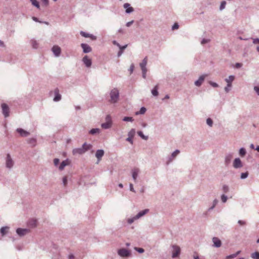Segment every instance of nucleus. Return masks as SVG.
I'll return each instance as SVG.
<instances>
[{
  "mask_svg": "<svg viewBox=\"0 0 259 259\" xmlns=\"http://www.w3.org/2000/svg\"><path fill=\"white\" fill-rule=\"evenodd\" d=\"M110 102L115 103L117 101L119 98V92L116 89H113L110 93Z\"/></svg>",
  "mask_w": 259,
  "mask_h": 259,
  "instance_id": "obj_1",
  "label": "nucleus"
},
{
  "mask_svg": "<svg viewBox=\"0 0 259 259\" xmlns=\"http://www.w3.org/2000/svg\"><path fill=\"white\" fill-rule=\"evenodd\" d=\"M149 211V209H146L145 210H143L140 212H139L135 217H134L132 219H129L127 221L128 223L129 224H132V223H133V222L135 220H137V219H138L139 218H140V217L143 216L144 215H145L146 213H147Z\"/></svg>",
  "mask_w": 259,
  "mask_h": 259,
  "instance_id": "obj_2",
  "label": "nucleus"
},
{
  "mask_svg": "<svg viewBox=\"0 0 259 259\" xmlns=\"http://www.w3.org/2000/svg\"><path fill=\"white\" fill-rule=\"evenodd\" d=\"M112 124L111 117L110 115H107L106 117V122L101 124L103 128L108 129L111 127Z\"/></svg>",
  "mask_w": 259,
  "mask_h": 259,
  "instance_id": "obj_3",
  "label": "nucleus"
},
{
  "mask_svg": "<svg viewBox=\"0 0 259 259\" xmlns=\"http://www.w3.org/2000/svg\"><path fill=\"white\" fill-rule=\"evenodd\" d=\"M172 257L173 258H175L178 257L180 254L181 249L180 247L176 245H174L172 246Z\"/></svg>",
  "mask_w": 259,
  "mask_h": 259,
  "instance_id": "obj_4",
  "label": "nucleus"
},
{
  "mask_svg": "<svg viewBox=\"0 0 259 259\" xmlns=\"http://www.w3.org/2000/svg\"><path fill=\"white\" fill-rule=\"evenodd\" d=\"M2 108L5 117H8L9 116V108L8 105L5 103H3L2 104Z\"/></svg>",
  "mask_w": 259,
  "mask_h": 259,
  "instance_id": "obj_5",
  "label": "nucleus"
},
{
  "mask_svg": "<svg viewBox=\"0 0 259 259\" xmlns=\"http://www.w3.org/2000/svg\"><path fill=\"white\" fill-rule=\"evenodd\" d=\"M17 233L20 236H24L30 232V230L28 229L18 228L16 230Z\"/></svg>",
  "mask_w": 259,
  "mask_h": 259,
  "instance_id": "obj_6",
  "label": "nucleus"
},
{
  "mask_svg": "<svg viewBox=\"0 0 259 259\" xmlns=\"http://www.w3.org/2000/svg\"><path fill=\"white\" fill-rule=\"evenodd\" d=\"M118 254L122 257H127L130 255V252L126 249L122 248L118 251Z\"/></svg>",
  "mask_w": 259,
  "mask_h": 259,
  "instance_id": "obj_7",
  "label": "nucleus"
},
{
  "mask_svg": "<svg viewBox=\"0 0 259 259\" xmlns=\"http://www.w3.org/2000/svg\"><path fill=\"white\" fill-rule=\"evenodd\" d=\"M14 164V162L9 154H8L6 158V166L8 168H11Z\"/></svg>",
  "mask_w": 259,
  "mask_h": 259,
  "instance_id": "obj_8",
  "label": "nucleus"
},
{
  "mask_svg": "<svg viewBox=\"0 0 259 259\" xmlns=\"http://www.w3.org/2000/svg\"><path fill=\"white\" fill-rule=\"evenodd\" d=\"M242 163L241 160L239 158H235L233 162V166L236 168H240L242 167Z\"/></svg>",
  "mask_w": 259,
  "mask_h": 259,
  "instance_id": "obj_9",
  "label": "nucleus"
},
{
  "mask_svg": "<svg viewBox=\"0 0 259 259\" xmlns=\"http://www.w3.org/2000/svg\"><path fill=\"white\" fill-rule=\"evenodd\" d=\"M135 134V131L134 129H132L128 134V137L126 139V141L133 144V138Z\"/></svg>",
  "mask_w": 259,
  "mask_h": 259,
  "instance_id": "obj_10",
  "label": "nucleus"
},
{
  "mask_svg": "<svg viewBox=\"0 0 259 259\" xmlns=\"http://www.w3.org/2000/svg\"><path fill=\"white\" fill-rule=\"evenodd\" d=\"M55 55L57 57L59 56L61 53V48L58 46H54L52 49Z\"/></svg>",
  "mask_w": 259,
  "mask_h": 259,
  "instance_id": "obj_11",
  "label": "nucleus"
},
{
  "mask_svg": "<svg viewBox=\"0 0 259 259\" xmlns=\"http://www.w3.org/2000/svg\"><path fill=\"white\" fill-rule=\"evenodd\" d=\"M82 61L87 67H89L92 65V61L87 56H84L82 59Z\"/></svg>",
  "mask_w": 259,
  "mask_h": 259,
  "instance_id": "obj_12",
  "label": "nucleus"
},
{
  "mask_svg": "<svg viewBox=\"0 0 259 259\" xmlns=\"http://www.w3.org/2000/svg\"><path fill=\"white\" fill-rule=\"evenodd\" d=\"M81 47L83 49V51L85 53H89L92 51V48L87 44H81Z\"/></svg>",
  "mask_w": 259,
  "mask_h": 259,
  "instance_id": "obj_13",
  "label": "nucleus"
},
{
  "mask_svg": "<svg viewBox=\"0 0 259 259\" xmlns=\"http://www.w3.org/2000/svg\"><path fill=\"white\" fill-rule=\"evenodd\" d=\"M70 163V161L69 159H66L65 160L63 161L60 165L59 166V169L60 170H62L64 169L65 166L69 165Z\"/></svg>",
  "mask_w": 259,
  "mask_h": 259,
  "instance_id": "obj_14",
  "label": "nucleus"
},
{
  "mask_svg": "<svg viewBox=\"0 0 259 259\" xmlns=\"http://www.w3.org/2000/svg\"><path fill=\"white\" fill-rule=\"evenodd\" d=\"M206 76H207V75H201V76H200L199 79L195 82V84L196 86H198V87L200 86L203 82V81Z\"/></svg>",
  "mask_w": 259,
  "mask_h": 259,
  "instance_id": "obj_15",
  "label": "nucleus"
},
{
  "mask_svg": "<svg viewBox=\"0 0 259 259\" xmlns=\"http://www.w3.org/2000/svg\"><path fill=\"white\" fill-rule=\"evenodd\" d=\"M54 92V94L55 95V97L54 98V101L57 102V101H59V100H60V99L61 98V96L59 94V91L58 89H55Z\"/></svg>",
  "mask_w": 259,
  "mask_h": 259,
  "instance_id": "obj_16",
  "label": "nucleus"
},
{
  "mask_svg": "<svg viewBox=\"0 0 259 259\" xmlns=\"http://www.w3.org/2000/svg\"><path fill=\"white\" fill-rule=\"evenodd\" d=\"M212 241L213 242V245L215 247H219L221 246V241L217 237H213L212 238Z\"/></svg>",
  "mask_w": 259,
  "mask_h": 259,
  "instance_id": "obj_17",
  "label": "nucleus"
},
{
  "mask_svg": "<svg viewBox=\"0 0 259 259\" xmlns=\"http://www.w3.org/2000/svg\"><path fill=\"white\" fill-rule=\"evenodd\" d=\"M80 33L83 37H90L92 40L96 39V37L92 34H90L83 31H80Z\"/></svg>",
  "mask_w": 259,
  "mask_h": 259,
  "instance_id": "obj_18",
  "label": "nucleus"
},
{
  "mask_svg": "<svg viewBox=\"0 0 259 259\" xmlns=\"http://www.w3.org/2000/svg\"><path fill=\"white\" fill-rule=\"evenodd\" d=\"M85 150L83 148H76L73 150L72 153L73 155H75L77 154H82L85 152Z\"/></svg>",
  "mask_w": 259,
  "mask_h": 259,
  "instance_id": "obj_19",
  "label": "nucleus"
},
{
  "mask_svg": "<svg viewBox=\"0 0 259 259\" xmlns=\"http://www.w3.org/2000/svg\"><path fill=\"white\" fill-rule=\"evenodd\" d=\"M17 131L22 137H27L29 135L28 132L24 131L22 128H18Z\"/></svg>",
  "mask_w": 259,
  "mask_h": 259,
  "instance_id": "obj_20",
  "label": "nucleus"
},
{
  "mask_svg": "<svg viewBox=\"0 0 259 259\" xmlns=\"http://www.w3.org/2000/svg\"><path fill=\"white\" fill-rule=\"evenodd\" d=\"M123 7L126 9L125 12L127 13H130L134 11V9L130 7V5L128 3L124 4Z\"/></svg>",
  "mask_w": 259,
  "mask_h": 259,
  "instance_id": "obj_21",
  "label": "nucleus"
},
{
  "mask_svg": "<svg viewBox=\"0 0 259 259\" xmlns=\"http://www.w3.org/2000/svg\"><path fill=\"white\" fill-rule=\"evenodd\" d=\"M139 172V169L138 168H135L133 169L132 176H133V178L135 182L136 181L137 178L138 177Z\"/></svg>",
  "mask_w": 259,
  "mask_h": 259,
  "instance_id": "obj_22",
  "label": "nucleus"
},
{
  "mask_svg": "<svg viewBox=\"0 0 259 259\" xmlns=\"http://www.w3.org/2000/svg\"><path fill=\"white\" fill-rule=\"evenodd\" d=\"M235 77L233 75H230L229 76L228 78L225 79L226 81L227 82L228 87H231L232 86V82L234 80Z\"/></svg>",
  "mask_w": 259,
  "mask_h": 259,
  "instance_id": "obj_23",
  "label": "nucleus"
},
{
  "mask_svg": "<svg viewBox=\"0 0 259 259\" xmlns=\"http://www.w3.org/2000/svg\"><path fill=\"white\" fill-rule=\"evenodd\" d=\"M147 61H148L147 57H146L143 60L142 62L140 63V67H141L142 70L146 69V66L147 63Z\"/></svg>",
  "mask_w": 259,
  "mask_h": 259,
  "instance_id": "obj_24",
  "label": "nucleus"
},
{
  "mask_svg": "<svg viewBox=\"0 0 259 259\" xmlns=\"http://www.w3.org/2000/svg\"><path fill=\"white\" fill-rule=\"evenodd\" d=\"M104 151L102 150H98L96 153V156L98 159H100L104 155Z\"/></svg>",
  "mask_w": 259,
  "mask_h": 259,
  "instance_id": "obj_25",
  "label": "nucleus"
},
{
  "mask_svg": "<svg viewBox=\"0 0 259 259\" xmlns=\"http://www.w3.org/2000/svg\"><path fill=\"white\" fill-rule=\"evenodd\" d=\"M28 225L31 227H35L37 225V221L35 219H32L29 221Z\"/></svg>",
  "mask_w": 259,
  "mask_h": 259,
  "instance_id": "obj_26",
  "label": "nucleus"
},
{
  "mask_svg": "<svg viewBox=\"0 0 259 259\" xmlns=\"http://www.w3.org/2000/svg\"><path fill=\"white\" fill-rule=\"evenodd\" d=\"M158 85H155L154 88L152 90L151 92L153 96H157L158 95Z\"/></svg>",
  "mask_w": 259,
  "mask_h": 259,
  "instance_id": "obj_27",
  "label": "nucleus"
},
{
  "mask_svg": "<svg viewBox=\"0 0 259 259\" xmlns=\"http://www.w3.org/2000/svg\"><path fill=\"white\" fill-rule=\"evenodd\" d=\"M9 228L7 227H2L1 229V233L2 234V235H4L6 234L8 231Z\"/></svg>",
  "mask_w": 259,
  "mask_h": 259,
  "instance_id": "obj_28",
  "label": "nucleus"
},
{
  "mask_svg": "<svg viewBox=\"0 0 259 259\" xmlns=\"http://www.w3.org/2000/svg\"><path fill=\"white\" fill-rule=\"evenodd\" d=\"M240 251H238L235 253L228 255L226 257V259H231V258H235L240 253Z\"/></svg>",
  "mask_w": 259,
  "mask_h": 259,
  "instance_id": "obj_29",
  "label": "nucleus"
},
{
  "mask_svg": "<svg viewBox=\"0 0 259 259\" xmlns=\"http://www.w3.org/2000/svg\"><path fill=\"white\" fill-rule=\"evenodd\" d=\"M251 257L253 259H259V252H255L251 254Z\"/></svg>",
  "mask_w": 259,
  "mask_h": 259,
  "instance_id": "obj_30",
  "label": "nucleus"
},
{
  "mask_svg": "<svg viewBox=\"0 0 259 259\" xmlns=\"http://www.w3.org/2000/svg\"><path fill=\"white\" fill-rule=\"evenodd\" d=\"M82 148L84 149L85 151H87L91 148V145L90 144H87L86 143H84L82 145Z\"/></svg>",
  "mask_w": 259,
  "mask_h": 259,
  "instance_id": "obj_31",
  "label": "nucleus"
},
{
  "mask_svg": "<svg viewBox=\"0 0 259 259\" xmlns=\"http://www.w3.org/2000/svg\"><path fill=\"white\" fill-rule=\"evenodd\" d=\"M246 154L245 149L244 148H241L239 150V154L241 156L243 157Z\"/></svg>",
  "mask_w": 259,
  "mask_h": 259,
  "instance_id": "obj_32",
  "label": "nucleus"
},
{
  "mask_svg": "<svg viewBox=\"0 0 259 259\" xmlns=\"http://www.w3.org/2000/svg\"><path fill=\"white\" fill-rule=\"evenodd\" d=\"M99 132L100 130L99 128H93L90 131V133L93 135L96 133H99Z\"/></svg>",
  "mask_w": 259,
  "mask_h": 259,
  "instance_id": "obj_33",
  "label": "nucleus"
},
{
  "mask_svg": "<svg viewBox=\"0 0 259 259\" xmlns=\"http://www.w3.org/2000/svg\"><path fill=\"white\" fill-rule=\"evenodd\" d=\"M32 4L37 8H39V5L36 0H30Z\"/></svg>",
  "mask_w": 259,
  "mask_h": 259,
  "instance_id": "obj_34",
  "label": "nucleus"
},
{
  "mask_svg": "<svg viewBox=\"0 0 259 259\" xmlns=\"http://www.w3.org/2000/svg\"><path fill=\"white\" fill-rule=\"evenodd\" d=\"M138 134L139 135V136H140L143 139H144V140H147L148 139V137L147 136H145L143 135V133L141 132V131H139L138 132Z\"/></svg>",
  "mask_w": 259,
  "mask_h": 259,
  "instance_id": "obj_35",
  "label": "nucleus"
},
{
  "mask_svg": "<svg viewBox=\"0 0 259 259\" xmlns=\"http://www.w3.org/2000/svg\"><path fill=\"white\" fill-rule=\"evenodd\" d=\"M146 111V109L145 107H142L139 112H136V114H144Z\"/></svg>",
  "mask_w": 259,
  "mask_h": 259,
  "instance_id": "obj_36",
  "label": "nucleus"
},
{
  "mask_svg": "<svg viewBox=\"0 0 259 259\" xmlns=\"http://www.w3.org/2000/svg\"><path fill=\"white\" fill-rule=\"evenodd\" d=\"M31 45L33 48L36 49L38 47V44L35 40H31Z\"/></svg>",
  "mask_w": 259,
  "mask_h": 259,
  "instance_id": "obj_37",
  "label": "nucleus"
},
{
  "mask_svg": "<svg viewBox=\"0 0 259 259\" xmlns=\"http://www.w3.org/2000/svg\"><path fill=\"white\" fill-rule=\"evenodd\" d=\"M123 120L124 121H133L134 120L133 117H124L123 118Z\"/></svg>",
  "mask_w": 259,
  "mask_h": 259,
  "instance_id": "obj_38",
  "label": "nucleus"
},
{
  "mask_svg": "<svg viewBox=\"0 0 259 259\" xmlns=\"http://www.w3.org/2000/svg\"><path fill=\"white\" fill-rule=\"evenodd\" d=\"M206 122H207V124L209 125L210 126H211L212 125V123H213V122H212V120L208 118L206 120Z\"/></svg>",
  "mask_w": 259,
  "mask_h": 259,
  "instance_id": "obj_39",
  "label": "nucleus"
},
{
  "mask_svg": "<svg viewBox=\"0 0 259 259\" xmlns=\"http://www.w3.org/2000/svg\"><path fill=\"white\" fill-rule=\"evenodd\" d=\"M226 4V2L225 1H223L221 3V6H220V10H222L225 8Z\"/></svg>",
  "mask_w": 259,
  "mask_h": 259,
  "instance_id": "obj_40",
  "label": "nucleus"
},
{
  "mask_svg": "<svg viewBox=\"0 0 259 259\" xmlns=\"http://www.w3.org/2000/svg\"><path fill=\"white\" fill-rule=\"evenodd\" d=\"M232 158V156L231 155H228L227 156H226V163L227 164H228V163H229L230 161L231 160Z\"/></svg>",
  "mask_w": 259,
  "mask_h": 259,
  "instance_id": "obj_41",
  "label": "nucleus"
},
{
  "mask_svg": "<svg viewBox=\"0 0 259 259\" xmlns=\"http://www.w3.org/2000/svg\"><path fill=\"white\" fill-rule=\"evenodd\" d=\"M180 153V151L178 150H176L175 151H174L172 153V157L173 158L175 157L178 154H179Z\"/></svg>",
  "mask_w": 259,
  "mask_h": 259,
  "instance_id": "obj_42",
  "label": "nucleus"
},
{
  "mask_svg": "<svg viewBox=\"0 0 259 259\" xmlns=\"http://www.w3.org/2000/svg\"><path fill=\"white\" fill-rule=\"evenodd\" d=\"M248 172H245V173H242L241 175V179H245L248 176Z\"/></svg>",
  "mask_w": 259,
  "mask_h": 259,
  "instance_id": "obj_43",
  "label": "nucleus"
},
{
  "mask_svg": "<svg viewBox=\"0 0 259 259\" xmlns=\"http://www.w3.org/2000/svg\"><path fill=\"white\" fill-rule=\"evenodd\" d=\"M135 249L140 253H143L144 251V250L142 248L135 247Z\"/></svg>",
  "mask_w": 259,
  "mask_h": 259,
  "instance_id": "obj_44",
  "label": "nucleus"
},
{
  "mask_svg": "<svg viewBox=\"0 0 259 259\" xmlns=\"http://www.w3.org/2000/svg\"><path fill=\"white\" fill-rule=\"evenodd\" d=\"M221 198H222V201H223V202H226L227 199V197H226L225 195H223L222 196Z\"/></svg>",
  "mask_w": 259,
  "mask_h": 259,
  "instance_id": "obj_45",
  "label": "nucleus"
},
{
  "mask_svg": "<svg viewBox=\"0 0 259 259\" xmlns=\"http://www.w3.org/2000/svg\"><path fill=\"white\" fill-rule=\"evenodd\" d=\"M223 189L225 193L227 192L228 191V190H229V188H228V187L227 186H226V185H224V186H223Z\"/></svg>",
  "mask_w": 259,
  "mask_h": 259,
  "instance_id": "obj_46",
  "label": "nucleus"
},
{
  "mask_svg": "<svg viewBox=\"0 0 259 259\" xmlns=\"http://www.w3.org/2000/svg\"><path fill=\"white\" fill-rule=\"evenodd\" d=\"M41 1L45 6H48L49 4V0H41Z\"/></svg>",
  "mask_w": 259,
  "mask_h": 259,
  "instance_id": "obj_47",
  "label": "nucleus"
},
{
  "mask_svg": "<svg viewBox=\"0 0 259 259\" xmlns=\"http://www.w3.org/2000/svg\"><path fill=\"white\" fill-rule=\"evenodd\" d=\"M63 182L64 186H66L67 183V179L66 177H65L63 178Z\"/></svg>",
  "mask_w": 259,
  "mask_h": 259,
  "instance_id": "obj_48",
  "label": "nucleus"
},
{
  "mask_svg": "<svg viewBox=\"0 0 259 259\" xmlns=\"http://www.w3.org/2000/svg\"><path fill=\"white\" fill-rule=\"evenodd\" d=\"M209 83L212 85L213 87L216 88L218 87V84L215 82H213L211 81L209 82Z\"/></svg>",
  "mask_w": 259,
  "mask_h": 259,
  "instance_id": "obj_49",
  "label": "nucleus"
},
{
  "mask_svg": "<svg viewBox=\"0 0 259 259\" xmlns=\"http://www.w3.org/2000/svg\"><path fill=\"white\" fill-rule=\"evenodd\" d=\"M59 162V159H58V158L54 159V164L56 166L58 164Z\"/></svg>",
  "mask_w": 259,
  "mask_h": 259,
  "instance_id": "obj_50",
  "label": "nucleus"
},
{
  "mask_svg": "<svg viewBox=\"0 0 259 259\" xmlns=\"http://www.w3.org/2000/svg\"><path fill=\"white\" fill-rule=\"evenodd\" d=\"M179 28V25L178 23H175L174 25L172 26V29L173 30L177 29Z\"/></svg>",
  "mask_w": 259,
  "mask_h": 259,
  "instance_id": "obj_51",
  "label": "nucleus"
},
{
  "mask_svg": "<svg viewBox=\"0 0 259 259\" xmlns=\"http://www.w3.org/2000/svg\"><path fill=\"white\" fill-rule=\"evenodd\" d=\"M238 223L241 226L244 225L246 224V223L244 221L241 220L238 221Z\"/></svg>",
  "mask_w": 259,
  "mask_h": 259,
  "instance_id": "obj_52",
  "label": "nucleus"
},
{
  "mask_svg": "<svg viewBox=\"0 0 259 259\" xmlns=\"http://www.w3.org/2000/svg\"><path fill=\"white\" fill-rule=\"evenodd\" d=\"M143 72V77L145 78H146V71L147 69L145 70H142Z\"/></svg>",
  "mask_w": 259,
  "mask_h": 259,
  "instance_id": "obj_53",
  "label": "nucleus"
},
{
  "mask_svg": "<svg viewBox=\"0 0 259 259\" xmlns=\"http://www.w3.org/2000/svg\"><path fill=\"white\" fill-rule=\"evenodd\" d=\"M118 47H119V48L120 50H122V51H123V50H124V49H125L127 47V45H125V46H122V47H121V46H120L119 45V46H118Z\"/></svg>",
  "mask_w": 259,
  "mask_h": 259,
  "instance_id": "obj_54",
  "label": "nucleus"
},
{
  "mask_svg": "<svg viewBox=\"0 0 259 259\" xmlns=\"http://www.w3.org/2000/svg\"><path fill=\"white\" fill-rule=\"evenodd\" d=\"M254 90L256 92V93L259 95V87H255L254 88Z\"/></svg>",
  "mask_w": 259,
  "mask_h": 259,
  "instance_id": "obj_55",
  "label": "nucleus"
},
{
  "mask_svg": "<svg viewBox=\"0 0 259 259\" xmlns=\"http://www.w3.org/2000/svg\"><path fill=\"white\" fill-rule=\"evenodd\" d=\"M133 21H130L126 23V26L127 27H130L133 23Z\"/></svg>",
  "mask_w": 259,
  "mask_h": 259,
  "instance_id": "obj_56",
  "label": "nucleus"
},
{
  "mask_svg": "<svg viewBox=\"0 0 259 259\" xmlns=\"http://www.w3.org/2000/svg\"><path fill=\"white\" fill-rule=\"evenodd\" d=\"M208 41H209V40L205 39H203L201 41V44H206V43H207Z\"/></svg>",
  "mask_w": 259,
  "mask_h": 259,
  "instance_id": "obj_57",
  "label": "nucleus"
},
{
  "mask_svg": "<svg viewBox=\"0 0 259 259\" xmlns=\"http://www.w3.org/2000/svg\"><path fill=\"white\" fill-rule=\"evenodd\" d=\"M130 190L131 191L135 192V190H134V189L133 187V185L132 184H130Z\"/></svg>",
  "mask_w": 259,
  "mask_h": 259,
  "instance_id": "obj_58",
  "label": "nucleus"
},
{
  "mask_svg": "<svg viewBox=\"0 0 259 259\" xmlns=\"http://www.w3.org/2000/svg\"><path fill=\"white\" fill-rule=\"evenodd\" d=\"M194 259H199L198 255L197 253H194Z\"/></svg>",
  "mask_w": 259,
  "mask_h": 259,
  "instance_id": "obj_59",
  "label": "nucleus"
},
{
  "mask_svg": "<svg viewBox=\"0 0 259 259\" xmlns=\"http://www.w3.org/2000/svg\"><path fill=\"white\" fill-rule=\"evenodd\" d=\"M30 143L33 144V145H35V143H36V141L35 139H32L30 140Z\"/></svg>",
  "mask_w": 259,
  "mask_h": 259,
  "instance_id": "obj_60",
  "label": "nucleus"
},
{
  "mask_svg": "<svg viewBox=\"0 0 259 259\" xmlns=\"http://www.w3.org/2000/svg\"><path fill=\"white\" fill-rule=\"evenodd\" d=\"M241 65H241V64H240V63H236V67L237 68H239V67H240L241 66Z\"/></svg>",
  "mask_w": 259,
  "mask_h": 259,
  "instance_id": "obj_61",
  "label": "nucleus"
},
{
  "mask_svg": "<svg viewBox=\"0 0 259 259\" xmlns=\"http://www.w3.org/2000/svg\"><path fill=\"white\" fill-rule=\"evenodd\" d=\"M32 19H33V20H34L35 22H39L38 19L36 17H33Z\"/></svg>",
  "mask_w": 259,
  "mask_h": 259,
  "instance_id": "obj_62",
  "label": "nucleus"
},
{
  "mask_svg": "<svg viewBox=\"0 0 259 259\" xmlns=\"http://www.w3.org/2000/svg\"><path fill=\"white\" fill-rule=\"evenodd\" d=\"M230 88V87H228V86H227V87H226L225 88V91H226V92H228L229 91V90H230V89H229V88Z\"/></svg>",
  "mask_w": 259,
  "mask_h": 259,
  "instance_id": "obj_63",
  "label": "nucleus"
},
{
  "mask_svg": "<svg viewBox=\"0 0 259 259\" xmlns=\"http://www.w3.org/2000/svg\"><path fill=\"white\" fill-rule=\"evenodd\" d=\"M134 68V65H132L131 66V67H130V70H131V72H132V71H133Z\"/></svg>",
  "mask_w": 259,
  "mask_h": 259,
  "instance_id": "obj_64",
  "label": "nucleus"
}]
</instances>
